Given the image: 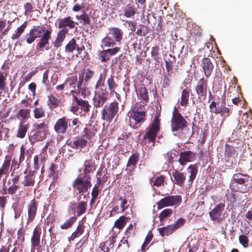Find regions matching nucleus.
<instances>
[{
    "label": "nucleus",
    "mask_w": 252,
    "mask_h": 252,
    "mask_svg": "<svg viewBox=\"0 0 252 252\" xmlns=\"http://www.w3.org/2000/svg\"><path fill=\"white\" fill-rule=\"evenodd\" d=\"M37 44V48L42 50L44 47L49 44L51 38V30L46 29L45 26H34L25 36V40L28 44L33 43L37 38H40Z\"/></svg>",
    "instance_id": "obj_1"
},
{
    "label": "nucleus",
    "mask_w": 252,
    "mask_h": 252,
    "mask_svg": "<svg viewBox=\"0 0 252 252\" xmlns=\"http://www.w3.org/2000/svg\"><path fill=\"white\" fill-rule=\"evenodd\" d=\"M230 187L234 191L247 192L252 188V177L247 174L235 173L232 176Z\"/></svg>",
    "instance_id": "obj_2"
},
{
    "label": "nucleus",
    "mask_w": 252,
    "mask_h": 252,
    "mask_svg": "<svg viewBox=\"0 0 252 252\" xmlns=\"http://www.w3.org/2000/svg\"><path fill=\"white\" fill-rule=\"evenodd\" d=\"M130 125L134 129L139 128L146 121V109L144 104L136 103L129 112Z\"/></svg>",
    "instance_id": "obj_3"
},
{
    "label": "nucleus",
    "mask_w": 252,
    "mask_h": 252,
    "mask_svg": "<svg viewBox=\"0 0 252 252\" xmlns=\"http://www.w3.org/2000/svg\"><path fill=\"white\" fill-rule=\"evenodd\" d=\"M189 123L180 113L178 108H174L171 118V130L178 133L189 129Z\"/></svg>",
    "instance_id": "obj_4"
},
{
    "label": "nucleus",
    "mask_w": 252,
    "mask_h": 252,
    "mask_svg": "<svg viewBox=\"0 0 252 252\" xmlns=\"http://www.w3.org/2000/svg\"><path fill=\"white\" fill-rule=\"evenodd\" d=\"M119 111V103L117 101H113L108 105H105L101 112L102 119L110 123L118 116Z\"/></svg>",
    "instance_id": "obj_5"
},
{
    "label": "nucleus",
    "mask_w": 252,
    "mask_h": 252,
    "mask_svg": "<svg viewBox=\"0 0 252 252\" xmlns=\"http://www.w3.org/2000/svg\"><path fill=\"white\" fill-rule=\"evenodd\" d=\"M33 129L30 132L29 136L30 141L32 143L36 141H41L45 138L44 129L48 127V126L44 122L40 124H34Z\"/></svg>",
    "instance_id": "obj_6"
},
{
    "label": "nucleus",
    "mask_w": 252,
    "mask_h": 252,
    "mask_svg": "<svg viewBox=\"0 0 252 252\" xmlns=\"http://www.w3.org/2000/svg\"><path fill=\"white\" fill-rule=\"evenodd\" d=\"M35 184V171H30L29 173L24 177L21 183L22 185L19 191V195L27 196L31 191L32 188Z\"/></svg>",
    "instance_id": "obj_7"
},
{
    "label": "nucleus",
    "mask_w": 252,
    "mask_h": 252,
    "mask_svg": "<svg viewBox=\"0 0 252 252\" xmlns=\"http://www.w3.org/2000/svg\"><path fill=\"white\" fill-rule=\"evenodd\" d=\"M160 119L159 115H156L153 119L152 123L148 131L144 136L145 139H147L149 142L154 143L158 132L160 130Z\"/></svg>",
    "instance_id": "obj_8"
},
{
    "label": "nucleus",
    "mask_w": 252,
    "mask_h": 252,
    "mask_svg": "<svg viewBox=\"0 0 252 252\" xmlns=\"http://www.w3.org/2000/svg\"><path fill=\"white\" fill-rule=\"evenodd\" d=\"M182 201L181 195H169L161 199L157 203L158 210L168 206H178Z\"/></svg>",
    "instance_id": "obj_9"
},
{
    "label": "nucleus",
    "mask_w": 252,
    "mask_h": 252,
    "mask_svg": "<svg viewBox=\"0 0 252 252\" xmlns=\"http://www.w3.org/2000/svg\"><path fill=\"white\" fill-rule=\"evenodd\" d=\"M224 203H220L215 206V207L211 210L209 215L211 220L217 223H220L224 220Z\"/></svg>",
    "instance_id": "obj_10"
},
{
    "label": "nucleus",
    "mask_w": 252,
    "mask_h": 252,
    "mask_svg": "<svg viewBox=\"0 0 252 252\" xmlns=\"http://www.w3.org/2000/svg\"><path fill=\"white\" fill-rule=\"evenodd\" d=\"M209 90L208 86V78L202 77L197 82L195 91L198 95V99L203 101L206 99L207 92Z\"/></svg>",
    "instance_id": "obj_11"
},
{
    "label": "nucleus",
    "mask_w": 252,
    "mask_h": 252,
    "mask_svg": "<svg viewBox=\"0 0 252 252\" xmlns=\"http://www.w3.org/2000/svg\"><path fill=\"white\" fill-rule=\"evenodd\" d=\"M109 97V92L106 89H101V91H96L93 99L94 106L96 108L104 107Z\"/></svg>",
    "instance_id": "obj_12"
},
{
    "label": "nucleus",
    "mask_w": 252,
    "mask_h": 252,
    "mask_svg": "<svg viewBox=\"0 0 252 252\" xmlns=\"http://www.w3.org/2000/svg\"><path fill=\"white\" fill-rule=\"evenodd\" d=\"M69 120L65 116L58 119L54 126L55 131L59 134L66 133L71 126Z\"/></svg>",
    "instance_id": "obj_13"
},
{
    "label": "nucleus",
    "mask_w": 252,
    "mask_h": 252,
    "mask_svg": "<svg viewBox=\"0 0 252 252\" xmlns=\"http://www.w3.org/2000/svg\"><path fill=\"white\" fill-rule=\"evenodd\" d=\"M90 180L91 178L90 176H87L86 179L85 180L80 178H77L74 181L73 186L78 190V193H84L92 186Z\"/></svg>",
    "instance_id": "obj_14"
},
{
    "label": "nucleus",
    "mask_w": 252,
    "mask_h": 252,
    "mask_svg": "<svg viewBox=\"0 0 252 252\" xmlns=\"http://www.w3.org/2000/svg\"><path fill=\"white\" fill-rule=\"evenodd\" d=\"M37 202L34 198L28 205L27 223L32 222L35 219L37 212Z\"/></svg>",
    "instance_id": "obj_15"
},
{
    "label": "nucleus",
    "mask_w": 252,
    "mask_h": 252,
    "mask_svg": "<svg viewBox=\"0 0 252 252\" xmlns=\"http://www.w3.org/2000/svg\"><path fill=\"white\" fill-rule=\"evenodd\" d=\"M171 178L172 182L180 187L184 186L186 179V174L185 173L181 172L177 169L173 170L172 172Z\"/></svg>",
    "instance_id": "obj_16"
},
{
    "label": "nucleus",
    "mask_w": 252,
    "mask_h": 252,
    "mask_svg": "<svg viewBox=\"0 0 252 252\" xmlns=\"http://www.w3.org/2000/svg\"><path fill=\"white\" fill-rule=\"evenodd\" d=\"M41 229L36 226L33 229L31 238V250L34 251L36 248L40 246Z\"/></svg>",
    "instance_id": "obj_17"
},
{
    "label": "nucleus",
    "mask_w": 252,
    "mask_h": 252,
    "mask_svg": "<svg viewBox=\"0 0 252 252\" xmlns=\"http://www.w3.org/2000/svg\"><path fill=\"white\" fill-rule=\"evenodd\" d=\"M12 156L7 155L0 168V179L3 176L6 177L9 174V170L11 169V162Z\"/></svg>",
    "instance_id": "obj_18"
},
{
    "label": "nucleus",
    "mask_w": 252,
    "mask_h": 252,
    "mask_svg": "<svg viewBox=\"0 0 252 252\" xmlns=\"http://www.w3.org/2000/svg\"><path fill=\"white\" fill-rule=\"evenodd\" d=\"M196 153L191 151H186L181 152L180 155L179 162L182 165H185L187 162L195 159Z\"/></svg>",
    "instance_id": "obj_19"
},
{
    "label": "nucleus",
    "mask_w": 252,
    "mask_h": 252,
    "mask_svg": "<svg viewBox=\"0 0 252 252\" xmlns=\"http://www.w3.org/2000/svg\"><path fill=\"white\" fill-rule=\"evenodd\" d=\"M201 67L204 75L208 78L212 74L214 65L208 58H204L201 62Z\"/></svg>",
    "instance_id": "obj_20"
},
{
    "label": "nucleus",
    "mask_w": 252,
    "mask_h": 252,
    "mask_svg": "<svg viewBox=\"0 0 252 252\" xmlns=\"http://www.w3.org/2000/svg\"><path fill=\"white\" fill-rule=\"evenodd\" d=\"M139 160V154L135 153L131 155L129 158L126 164V170L128 171V174H131L136 167V164Z\"/></svg>",
    "instance_id": "obj_21"
},
{
    "label": "nucleus",
    "mask_w": 252,
    "mask_h": 252,
    "mask_svg": "<svg viewBox=\"0 0 252 252\" xmlns=\"http://www.w3.org/2000/svg\"><path fill=\"white\" fill-rule=\"evenodd\" d=\"M224 159L227 162H229L232 159H234L238 156V153L235 148L227 144L225 145ZM231 163L233 161H231Z\"/></svg>",
    "instance_id": "obj_22"
},
{
    "label": "nucleus",
    "mask_w": 252,
    "mask_h": 252,
    "mask_svg": "<svg viewBox=\"0 0 252 252\" xmlns=\"http://www.w3.org/2000/svg\"><path fill=\"white\" fill-rule=\"evenodd\" d=\"M75 93V90H71L70 92V94L73 95L74 100L75 101L77 104L82 111H83L84 112H88L91 107V105L89 104L88 101L85 100H82V99H79L74 95Z\"/></svg>",
    "instance_id": "obj_23"
},
{
    "label": "nucleus",
    "mask_w": 252,
    "mask_h": 252,
    "mask_svg": "<svg viewBox=\"0 0 252 252\" xmlns=\"http://www.w3.org/2000/svg\"><path fill=\"white\" fill-rule=\"evenodd\" d=\"M58 21L59 28H66V27H68L70 29H73L75 27V25L77 24L76 22L71 20L70 16L60 19Z\"/></svg>",
    "instance_id": "obj_24"
},
{
    "label": "nucleus",
    "mask_w": 252,
    "mask_h": 252,
    "mask_svg": "<svg viewBox=\"0 0 252 252\" xmlns=\"http://www.w3.org/2000/svg\"><path fill=\"white\" fill-rule=\"evenodd\" d=\"M68 32V29L67 28H63L58 32L56 39L54 42V47L58 48L62 45Z\"/></svg>",
    "instance_id": "obj_25"
},
{
    "label": "nucleus",
    "mask_w": 252,
    "mask_h": 252,
    "mask_svg": "<svg viewBox=\"0 0 252 252\" xmlns=\"http://www.w3.org/2000/svg\"><path fill=\"white\" fill-rule=\"evenodd\" d=\"M232 113V110L230 107L226 106V102L222 101L220 105L219 114L223 118L221 120L220 126L222 125L223 120L229 117Z\"/></svg>",
    "instance_id": "obj_26"
},
{
    "label": "nucleus",
    "mask_w": 252,
    "mask_h": 252,
    "mask_svg": "<svg viewBox=\"0 0 252 252\" xmlns=\"http://www.w3.org/2000/svg\"><path fill=\"white\" fill-rule=\"evenodd\" d=\"M96 131L97 129L92 124L86 125L83 131V136L87 139H91L94 136Z\"/></svg>",
    "instance_id": "obj_27"
},
{
    "label": "nucleus",
    "mask_w": 252,
    "mask_h": 252,
    "mask_svg": "<svg viewBox=\"0 0 252 252\" xmlns=\"http://www.w3.org/2000/svg\"><path fill=\"white\" fill-rule=\"evenodd\" d=\"M191 90L184 89L181 93L179 104L181 106L186 107L189 103V98Z\"/></svg>",
    "instance_id": "obj_28"
},
{
    "label": "nucleus",
    "mask_w": 252,
    "mask_h": 252,
    "mask_svg": "<svg viewBox=\"0 0 252 252\" xmlns=\"http://www.w3.org/2000/svg\"><path fill=\"white\" fill-rule=\"evenodd\" d=\"M110 33L112 34L115 40L120 42L123 39V32L118 28L112 27L109 29Z\"/></svg>",
    "instance_id": "obj_29"
},
{
    "label": "nucleus",
    "mask_w": 252,
    "mask_h": 252,
    "mask_svg": "<svg viewBox=\"0 0 252 252\" xmlns=\"http://www.w3.org/2000/svg\"><path fill=\"white\" fill-rule=\"evenodd\" d=\"M74 51H76L77 54L80 55L82 51L85 50V46L83 44V39L80 37L73 38Z\"/></svg>",
    "instance_id": "obj_30"
},
{
    "label": "nucleus",
    "mask_w": 252,
    "mask_h": 252,
    "mask_svg": "<svg viewBox=\"0 0 252 252\" xmlns=\"http://www.w3.org/2000/svg\"><path fill=\"white\" fill-rule=\"evenodd\" d=\"M106 75V71H103L99 75V79L94 87L96 91H101V89H106L104 86V82Z\"/></svg>",
    "instance_id": "obj_31"
},
{
    "label": "nucleus",
    "mask_w": 252,
    "mask_h": 252,
    "mask_svg": "<svg viewBox=\"0 0 252 252\" xmlns=\"http://www.w3.org/2000/svg\"><path fill=\"white\" fill-rule=\"evenodd\" d=\"M124 14L126 17L130 18L135 14L136 8L133 4L128 3L124 7Z\"/></svg>",
    "instance_id": "obj_32"
},
{
    "label": "nucleus",
    "mask_w": 252,
    "mask_h": 252,
    "mask_svg": "<svg viewBox=\"0 0 252 252\" xmlns=\"http://www.w3.org/2000/svg\"><path fill=\"white\" fill-rule=\"evenodd\" d=\"M158 230L161 236H164L171 234L175 230V229L174 226L171 224L167 226L158 228Z\"/></svg>",
    "instance_id": "obj_33"
},
{
    "label": "nucleus",
    "mask_w": 252,
    "mask_h": 252,
    "mask_svg": "<svg viewBox=\"0 0 252 252\" xmlns=\"http://www.w3.org/2000/svg\"><path fill=\"white\" fill-rule=\"evenodd\" d=\"M129 219L130 218L129 217L122 216L115 221L114 227L119 229H122Z\"/></svg>",
    "instance_id": "obj_34"
},
{
    "label": "nucleus",
    "mask_w": 252,
    "mask_h": 252,
    "mask_svg": "<svg viewBox=\"0 0 252 252\" xmlns=\"http://www.w3.org/2000/svg\"><path fill=\"white\" fill-rule=\"evenodd\" d=\"M138 96L145 103L149 101V98L148 90L144 86L141 87L137 92Z\"/></svg>",
    "instance_id": "obj_35"
},
{
    "label": "nucleus",
    "mask_w": 252,
    "mask_h": 252,
    "mask_svg": "<svg viewBox=\"0 0 252 252\" xmlns=\"http://www.w3.org/2000/svg\"><path fill=\"white\" fill-rule=\"evenodd\" d=\"M87 144V140L82 138L77 137L73 140L72 147L73 148L80 149L81 150L82 148L86 147Z\"/></svg>",
    "instance_id": "obj_36"
},
{
    "label": "nucleus",
    "mask_w": 252,
    "mask_h": 252,
    "mask_svg": "<svg viewBox=\"0 0 252 252\" xmlns=\"http://www.w3.org/2000/svg\"><path fill=\"white\" fill-rule=\"evenodd\" d=\"M60 104V100L53 95L48 96L47 105L51 110L58 107Z\"/></svg>",
    "instance_id": "obj_37"
},
{
    "label": "nucleus",
    "mask_w": 252,
    "mask_h": 252,
    "mask_svg": "<svg viewBox=\"0 0 252 252\" xmlns=\"http://www.w3.org/2000/svg\"><path fill=\"white\" fill-rule=\"evenodd\" d=\"M84 166L85 174L93 172L95 169L94 162L93 159L86 160L84 163Z\"/></svg>",
    "instance_id": "obj_38"
},
{
    "label": "nucleus",
    "mask_w": 252,
    "mask_h": 252,
    "mask_svg": "<svg viewBox=\"0 0 252 252\" xmlns=\"http://www.w3.org/2000/svg\"><path fill=\"white\" fill-rule=\"evenodd\" d=\"M151 57L157 63H160L161 62V58L160 57L159 47L156 45L151 49Z\"/></svg>",
    "instance_id": "obj_39"
},
{
    "label": "nucleus",
    "mask_w": 252,
    "mask_h": 252,
    "mask_svg": "<svg viewBox=\"0 0 252 252\" xmlns=\"http://www.w3.org/2000/svg\"><path fill=\"white\" fill-rule=\"evenodd\" d=\"M31 110L29 109H21L16 115V117L21 121L28 119L30 116Z\"/></svg>",
    "instance_id": "obj_40"
},
{
    "label": "nucleus",
    "mask_w": 252,
    "mask_h": 252,
    "mask_svg": "<svg viewBox=\"0 0 252 252\" xmlns=\"http://www.w3.org/2000/svg\"><path fill=\"white\" fill-rule=\"evenodd\" d=\"M188 172L190 173L189 176V181L192 183L196 176L197 173V167L196 164L190 165L188 168Z\"/></svg>",
    "instance_id": "obj_41"
},
{
    "label": "nucleus",
    "mask_w": 252,
    "mask_h": 252,
    "mask_svg": "<svg viewBox=\"0 0 252 252\" xmlns=\"http://www.w3.org/2000/svg\"><path fill=\"white\" fill-rule=\"evenodd\" d=\"M77 218L74 216L67 219L63 223L61 224V228L62 229H67L72 227L74 223L77 220Z\"/></svg>",
    "instance_id": "obj_42"
},
{
    "label": "nucleus",
    "mask_w": 252,
    "mask_h": 252,
    "mask_svg": "<svg viewBox=\"0 0 252 252\" xmlns=\"http://www.w3.org/2000/svg\"><path fill=\"white\" fill-rule=\"evenodd\" d=\"M29 126L28 125H22V122H21L19 125L17 136L20 138H24L29 128Z\"/></svg>",
    "instance_id": "obj_43"
},
{
    "label": "nucleus",
    "mask_w": 252,
    "mask_h": 252,
    "mask_svg": "<svg viewBox=\"0 0 252 252\" xmlns=\"http://www.w3.org/2000/svg\"><path fill=\"white\" fill-rule=\"evenodd\" d=\"M27 26V21L25 22L22 25H21L19 27H18L14 33H13L12 35V39H16L20 37L21 34L25 31V29L26 28Z\"/></svg>",
    "instance_id": "obj_44"
},
{
    "label": "nucleus",
    "mask_w": 252,
    "mask_h": 252,
    "mask_svg": "<svg viewBox=\"0 0 252 252\" xmlns=\"http://www.w3.org/2000/svg\"><path fill=\"white\" fill-rule=\"evenodd\" d=\"M76 18L77 20H80L82 21L84 25H90L91 24L90 18L85 10H83L81 15H76Z\"/></svg>",
    "instance_id": "obj_45"
},
{
    "label": "nucleus",
    "mask_w": 252,
    "mask_h": 252,
    "mask_svg": "<svg viewBox=\"0 0 252 252\" xmlns=\"http://www.w3.org/2000/svg\"><path fill=\"white\" fill-rule=\"evenodd\" d=\"M107 83L108 86L110 93L111 94H113L114 92H115V89L118 87V85L115 82L114 80V76L111 75L110 77L107 79Z\"/></svg>",
    "instance_id": "obj_46"
},
{
    "label": "nucleus",
    "mask_w": 252,
    "mask_h": 252,
    "mask_svg": "<svg viewBox=\"0 0 252 252\" xmlns=\"http://www.w3.org/2000/svg\"><path fill=\"white\" fill-rule=\"evenodd\" d=\"M7 184L9 187L7 189V192L9 195L15 194L20 188L19 184L12 183L11 184L10 180L8 181Z\"/></svg>",
    "instance_id": "obj_47"
},
{
    "label": "nucleus",
    "mask_w": 252,
    "mask_h": 252,
    "mask_svg": "<svg viewBox=\"0 0 252 252\" xmlns=\"http://www.w3.org/2000/svg\"><path fill=\"white\" fill-rule=\"evenodd\" d=\"M33 114L35 119H39L45 116V111L42 106L36 107L33 110Z\"/></svg>",
    "instance_id": "obj_48"
},
{
    "label": "nucleus",
    "mask_w": 252,
    "mask_h": 252,
    "mask_svg": "<svg viewBox=\"0 0 252 252\" xmlns=\"http://www.w3.org/2000/svg\"><path fill=\"white\" fill-rule=\"evenodd\" d=\"M87 203L84 201L79 203L77 207V216H80L85 213L87 209Z\"/></svg>",
    "instance_id": "obj_49"
},
{
    "label": "nucleus",
    "mask_w": 252,
    "mask_h": 252,
    "mask_svg": "<svg viewBox=\"0 0 252 252\" xmlns=\"http://www.w3.org/2000/svg\"><path fill=\"white\" fill-rule=\"evenodd\" d=\"M77 81V76H71L66 78L64 83L65 85L66 89L68 90L70 89V87L74 85Z\"/></svg>",
    "instance_id": "obj_50"
},
{
    "label": "nucleus",
    "mask_w": 252,
    "mask_h": 252,
    "mask_svg": "<svg viewBox=\"0 0 252 252\" xmlns=\"http://www.w3.org/2000/svg\"><path fill=\"white\" fill-rule=\"evenodd\" d=\"M101 181L100 178L98 177L97 183L95 184L92 189L91 193L92 196H93L94 197H97L100 190V189H99V185L101 184Z\"/></svg>",
    "instance_id": "obj_51"
},
{
    "label": "nucleus",
    "mask_w": 252,
    "mask_h": 252,
    "mask_svg": "<svg viewBox=\"0 0 252 252\" xmlns=\"http://www.w3.org/2000/svg\"><path fill=\"white\" fill-rule=\"evenodd\" d=\"M170 58L168 59H165V63L166 64V69L167 72L170 71L173 67V64L175 61V58L174 56L169 54Z\"/></svg>",
    "instance_id": "obj_52"
},
{
    "label": "nucleus",
    "mask_w": 252,
    "mask_h": 252,
    "mask_svg": "<svg viewBox=\"0 0 252 252\" xmlns=\"http://www.w3.org/2000/svg\"><path fill=\"white\" fill-rule=\"evenodd\" d=\"M58 168V165L54 163H51L48 169V176L50 177H53V178H56L57 175L56 170Z\"/></svg>",
    "instance_id": "obj_53"
},
{
    "label": "nucleus",
    "mask_w": 252,
    "mask_h": 252,
    "mask_svg": "<svg viewBox=\"0 0 252 252\" xmlns=\"http://www.w3.org/2000/svg\"><path fill=\"white\" fill-rule=\"evenodd\" d=\"M118 200L121 201L120 210L122 213L124 212L128 207L127 200L121 196H118Z\"/></svg>",
    "instance_id": "obj_54"
},
{
    "label": "nucleus",
    "mask_w": 252,
    "mask_h": 252,
    "mask_svg": "<svg viewBox=\"0 0 252 252\" xmlns=\"http://www.w3.org/2000/svg\"><path fill=\"white\" fill-rule=\"evenodd\" d=\"M172 210L171 209H165L161 211L159 214V220L161 221L165 219L170 217L172 214Z\"/></svg>",
    "instance_id": "obj_55"
},
{
    "label": "nucleus",
    "mask_w": 252,
    "mask_h": 252,
    "mask_svg": "<svg viewBox=\"0 0 252 252\" xmlns=\"http://www.w3.org/2000/svg\"><path fill=\"white\" fill-rule=\"evenodd\" d=\"M130 245L126 238L124 237L121 240L118 248L121 249L123 251H127L129 248Z\"/></svg>",
    "instance_id": "obj_56"
},
{
    "label": "nucleus",
    "mask_w": 252,
    "mask_h": 252,
    "mask_svg": "<svg viewBox=\"0 0 252 252\" xmlns=\"http://www.w3.org/2000/svg\"><path fill=\"white\" fill-rule=\"evenodd\" d=\"M6 76L5 73L0 71V90L1 91H4L6 89Z\"/></svg>",
    "instance_id": "obj_57"
},
{
    "label": "nucleus",
    "mask_w": 252,
    "mask_h": 252,
    "mask_svg": "<svg viewBox=\"0 0 252 252\" xmlns=\"http://www.w3.org/2000/svg\"><path fill=\"white\" fill-rule=\"evenodd\" d=\"M84 228L85 226L84 224L81 222H79L76 230L73 233V237H79L84 232Z\"/></svg>",
    "instance_id": "obj_58"
},
{
    "label": "nucleus",
    "mask_w": 252,
    "mask_h": 252,
    "mask_svg": "<svg viewBox=\"0 0 252 252\" xmlns=\"http://www.w3.org/2000/svg\"><path fill=\"white\" fill-rule=\"evenodd\" d=\"M165 176L159 175L155 178V180L153 183V186L159 187L161 185H163L165 180Z\"/></svg>",
    "instance_id": "obj_59"
},
{
    "label": "nucleus",
    "mask_w": 252,
    "mask_h": 252,
    "mask_svg": "<svg viewBox=\"0 0 252 252\" xmlns=\"http://www.w3.org/2000/svg\"><path fill=\"white\" fill-rule=\"evenodd\" d=\"M210 111L211 113L216 115L219 114L220 105L217 106V103L215 101H213L209 106Z\"/></svg>",
    "instance_id": "obj_60"
},
{
    "label": "nucleus",
    "mask_w": 252,
    "mask_h": 252,
    "mask_svg": "<svg viewBox=\"0 0 252 252\" xmlns=\"http://www.w3.org/2000/svg\"><path fill=\"white\" fill-rule=\"evenodd\" d=\"M135 227L132 223L128 225V227L126 229L125 234L127 236L126 238L131 237L135 233Z\"/></svg>",
    "instance_id": "obj_61"
},
{
    "label": "nucleus",
    "mask_w": 252,
    "mask_h": 252,
    "mask_svg": "<svg viewBox=\"0 0 252 252\" xmlns=\"http://www.w3.org/2000/svg\"><path fill=\"white\" fill-rule=\"evenodd\" d=\"M78 94L83 96L84 97L89 96L90 94V91L88 88L83 87L77 89Z\"/></svg>",
    "instance_id": "obj_62"
},
{
    "label": "nucleus",
    "mask_w": 252,
    "mask_h": 252,
    "mask_svg": "<svg viewBox=\"0 0 252 252\" xmlns=\"http://www.w3.org/2000/svg\"><path fill=\"white\" fill-rule=\"evenodd\" d=\"M102 42L105 46L110 47L113 46L116 44L114 40L111 39L110 37L106 36L102 40Z\"/></svg>",
    "instance_id": "obj_63"
},
{
    "label": "nucleus",
    "mask_w": 252,
    "mask_h": 252,
    "mask_svg": "<svg viewBox=\"0 0 252 252\" xmlns=\"http://www.w3.org/2000/svg\"><path fill=\"white\" fill-rule=\"evenodd\" d=\"M99 59L102 62H105L110 60V56L106 50H102L99 53Z\"/></svg>",
    "instance_id": "obj_64"
}]
</instances>
